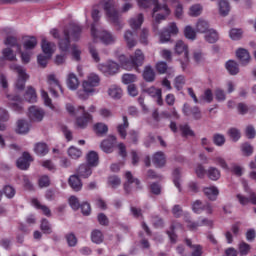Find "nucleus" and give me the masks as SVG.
<instances>
[{"instance_id": "1", "label": "nucleus", "mask_w": 256, "mask_h": 256, "mask_svg": "<svg viewBox=\"0 0 256 256\" xmlns=\"http://www.w3.org/2000/svg\"><path fill=\"white\" fill-rule=\"evenodd\" d=\"M139 7L142 9L153 8V17H155V22L153 23V31L157 33L159 31V23L161 21H165L168 15L171 14V10L167 4L161 5L159 4V0H138Z\"/></svg>"}, {"instance_id": "2", "label": "nucleus", "mask_w": 256, "mask_h": 256, "mask_svg": "<svg viewBox=\"0 0 256 256\" xmlns=\"http://www.w3.org/2000/svg\"><path fill=\"white\" fill-rule=\"evenodd\" d=\"M118 62L120 63V67L126 71H133V69L139 71V67L145 63V54H143L141 49H137L134 55H131L130 57H127L124 54L119 55Z\"/></svg>"}, {"instance_id": "3", "label": "nucleus", "mask_w": 256, "mask_h": 256, "mask_svg": "<svg viewBox=\"0 0 256 256\" xmlns=\"http://www.w3.org/2000/svg\"><path fill=\"white\" fill-rule=\"evenodd\" d=\"M100 82L101 79L99 78V75L90 74L87 80L82 83V89L77 91L79 99L87 101L91 95H95V93H97V89H95V87H99Z\"/></svg>"}, {"instance_id": "4", "label": "nucleus", "mask_w": 256, "mask_h": 256, "mask_svg": "<svg viewBox=\"0 0 256 256\" xmlns=\"http://www.w3.org/2000/svg\"><path fill=\"white\" fill-rule=\"evenodd\" d=\"M82 31L83 28L81 26L71 24L68 30H64V38L60 39L59 41V49L64 53H67L71 47L70 39H72V41H79V39H81Z\"/></svg>"}, {"instance_id": "5", "label": "nucleus", "mask_w": 256, "mask_h": 256, "mask_svg": "<svg viewBox=\"0 0 256 256\" xmlns=\"http://www.w3.org/2000/svg\"><path fill=\"white\" fill-rule=\"evenodd\" d=\"M66 110L73 117H77L76 124L80 129H85L89 123H93V115L86 112L84 106L75 108L73 105L67 104Z\"/></svg>"}, {"instance_id": "6", "label": "nucleus", "mask_w": 256, "mask_h": 256, "mask_svg": "<svg viewBox=\"0 0 256 256\" xmlns=\"http://www.w3.org/2000/svg\"><path fill=\"white\" fill-rule=\"evenodd\" d=\"M103 9L110 23H113L117 31H121L125 24L121 19V15H119V11H117L115 7V2H113V0H104Z\"/></svg>"}, {"instance_id": "7", "label": "nucleus", "mask_w": 256, "mask_h": 256, "mask_svg": "<svg viewBox=\"0 0 256 256\" xmlns=\"http://www.w3.org/2000/svg\"><path fill=\"white\" fill-rule=\"evenodd\" d=\"M10 69L18 74L16 89H18V91H23L25 89V83H27V79H29V75H27L25 68L17 64H12L10 66Z\"/></svg>"}, {"instance_id": "8", "label": "nucleus", "mask_w": 256, "mask_h": 256, "mask_svg": "<svg viewBox=\"0 0 256 256\" xmlns=\"http://www.w3.org/2000/svg\"><path fill=\"white\" fill-rule=\"evenodd\" d=\"M47 85L50 93H52V96L57 98L59 97V94L57 93V89L63 93V87H61V84L59 83V80L57 77H55V74H49L47 76Z\"/></svg>"}, {"instance_id": "9", "label": "nucleus", "mask_w": 256, "mask_h": 256, "mask_svg": "<svg viewBox=\"0 0 256 256\" xmlns=\"http://www.w3.org/2000/svg\"><path fill=\"white\" fill-rule=\"evenodd\" d=\"M96 35H97V38H93L94 41H97V39L100 38V41H102L104 45H113V43L117 41V37H115V35H113L111 32L106 30L99 32V34L97 33V30H96Z\"/></svg>"}, {"instance_id": "10", "label": "nucleus", "mask_w": 256, "mask_h": 256, "mask_svg": "<svg viewBox=\"0 0 256 256\" xmlns=\"http://www.w3.org/2000/svg\"><path fill=\"white\" fill-rule=\"evenodd\" d=\"M31 161H33V157H31V154L29 152H23L22 157L18 158L16 165L18 169H21L22 171H27L29 167L31 166Z\"/></svg>"}, {"instance_id": "11", "label": "nucleus", "mask_w": 256, "mask_h": 256, "mask_svg": "<svg viewBox=\"0 0 256 256\" xmlns=\"http://www.w3.org/2000/svg\"><path fill=\"white\" fill-rule=\"evenodd\" d=\"M99 69L106 76L115 75L116 73L119 72V64H117L116 62L110 61V62H107L106 64L100 65Z\"/></svg>"}, {"instance_id": "12", "label": "nucleus", "mask_w": 256, "mask_h": 256, "mask_svg": "<svg viewBox=\"0 0 256 256\" xmlns=\"http://www.w3.org/2000/svg\"><path fill=\"white\" fill-rule=\"evenodd\" d=\"M182 111L186 117H190V115H192V117L196 120H199L202 117L201 109H199L198 106L191 107L189 104L185 103L183 105Z\"/></svg>"}, {"instance_id": "13", "label": "nucleus", "mask_w": 256, "mask_h": 256, "mask_svg": "<svg viewBox=\"0 0 256 256\" xmlns=\"http://www.w3.org/2000/svg\"><path fill=\"white\" fill-rule=\"evenodd\" d=\"M125 177H126V182L124 183V191H126V193H131V185H133V183L136 185V189H139V186L141 185V181L133 177V174L130 171H127L125 173Z\"/></svg>"}, {"instance_id": "14", "label": "nucleus", "mask_w": 256, "mask_h": 256, "mask_svg": "<svg viewBox=\"0 0 256 256\" xmlns=\"http://www.w3.org/2000/svg\"><path fill=\"white\" fill-rule=\"evenodd\" d=\"M28 117L31 119V121H43V117H45V111L37 106H31L29 108Z\"/></svg>"}, {"instance_id": "15", "label": "nucleus", "mask_w": 256, "mask_h": 256, "mask_svg": "<svg viewBox=\"0 0 256 256\" xmlns=\"http://www.w3.org/2000/svg\"><path fill=\"white\" fill-rule=\"evenodd\" d=\"M30 130H31V124L29 123V121L20 119L16 122L15 132L18 135H27V133H29Z\"/></svg>"}, {"instance_id": "16", "label": "nucleus", "mask_w": 256, "mask_h": 256, "mask_svg": "<svg viewBox=\"0 0 256 256\" xmlns=\"http://www.w3.org/2000/svg\"><path fill=\"white\" fill-rule=\"evenodd\" d=\"M144 93H147L150 97L156 98L157 104L158 105H163V96L161 89L155 88V86H152L150 88H145L143 90Z\"/></svg>"}, {"instance_id": "17", "label": "nucleus", "mask_w": 256, "mask_h": 256, "mask_svg": "<svg viewBox=\"0 0 256 256\" xmlns=\"http://www.w3.org/2000/svg\"><path fill=\"white\" fill-rule=\"evenodd\" d=\"M176 229H183V225L178 221H172L169 230L166 231L171 243H177V234L175 233Z\"/></svg>"}, {"instance_id": "18", "label": "nucleus", "mask_w": 256, "mask_h": 256, "mask_svg": "<svg viewBox=\"0 0 256 256\" xmlns=\"http://www.w3.org/2000/svg\"><path fill=\"white\" fill-rule=\"evenodd\" d=\"M115 141H117V138H115V136H109L108 139L103 140L100 145L102 151H104V153H113Z\"/></svg>"}, {"instance_id": "19", "label": "nucleus", "mask_w": 256, "mask_h": 256, "mask_svg": "<svg viewBox=\"0 0 256 256\" xmlns=\"http://www.w3.org/2000/svg\"><path fill=\"white\" fill-rule=\"evenodd\" d=\"M68 185L73 191H81L83 189V183L77 174L71 175L68 179Z\"/></svg>"}, {"instance_id": "20", "label": "nucleus", "mask_w": 256, "mask_h": 256, "mask_svg": "<svg viewBox=\"0 0 256 256\" xmlns=\"http://www.w3.org/2000/svg\"><path fill=\"white\" fill-rule=\"evenodd\" d=\"M236 57L241 65H247L249 64V61H251V55H249V51L244 48H240L236 51Z\"/></svg>"}, {"instance_id": "21", "label": "nucleus", "mask_w": 256, "mask_h": 256, "mask_svg": "<svg viewBox=\"0 0 256 256\" xmlns=\"http://www.w3.org/2000/svg\"><path fill=\"white\" fill-rule=\"evenodd\" d=\"M143 21H145V18L143 17V14L140 13L136 15L135 17H132L129 19L128 23L134 31L137 29H141V25H143Z\"/></svg>"}, {"instance_id": "22", "label": "nucleus", "mask_w": 256, "mask_h": 256, "mask_svg": "<svg viewBox=\"0 0 256 256\" xmlns=\"http://www.w3.org/2000/svg\"><path fill=\"white\" fill-rule=\"evenodd\" d=\"M93 170H91V165L89 164H81L77 169V174L82 179H87L91 177Z\"/></svg>"}, {"instance_id": "23", "label": "nucleus", "mask_w": 256, "mask_h": 256, "mask_svg": "<svg viewBox=\"0 0 256 256\" xmlns=\"http://www.w3.org/2000/svg\"><path fill=\"white\" fill-rule=\"evenodd\" d=\"M174 51L177 55H182V53H184V57H187L189 55V46H187L183 40H177L174 46Z\"/></svg>"}, {"instance_id": "24", "label": "nucleus", "mask_w": 256, "mask_h": 256, "mask_svg": "<svg viewBox=\"0 0 256 256\" xmlns=\"http://www.w3.org/2000/svg\"><path fill=\"white\" fill-rule=\"evenodd\" d=\"M152 163H154L156 167H165V164L167 163L165 153L162 151L156 152L152 157Z\"/></svg>"}, {"instance_id": "25", "label": "nucleus", "mask_w": 256, "mask_h": 256, "mask_svg": "<svg viewBox=\"0 0 256 256\" xmlns=\"http://www.w3.org/2000/svg\"><path fill=\"white\" fill-rule=\"evenodd\" d=\"M204 195L210 200V201H217V196L219 195V189L215 186L206 187L203 189Z\"/></svg>"}, {"instance_id": "26", "label": "nucleus", "mask_w": 256, "mask_h": 256, "mask_svg": "<svg viewBox=\"0 0 256 256\" xmlns=\"http://www.w3.org/2000/svg\"><path fill=\"white\" fill-rule=\"evenodd\" d=\"M206 175L211 181H219L221 179V170L217 167L210 166L206 170Z\"/></svg>"}, {"instance_id": "27", "label": "nucleus", "mask_w": 256, "mask_h": 256, "mask_svg": "<svg viewBox=\"0 0 256 256\" xmlns=\"http://www.w3.org/2000/svg\"><path fill=\"white\" fill-rule=\"evenodd\" d=\"M124 39L127 43L129 49H133L137 45V40L135 39V33L131 30H126L124 32Z\"/></svg>"}, {"instance_id": "28", "label": "nucleus", "mask_w": 256, "mask_h": 256, "mask_svg": "<svg viewBox=\"0 0 256 256\" xmlns=\"http://www.w3.org/2000/svg\"><path fill=\"white\" fill-rule=\"evenodd\" d=\"M67 87L71 89V91H75L79 87V78L75 73H69L67 77Z\"/></svg>"}, {"instance_id": "29", "label": "nucleus", "mask_w": 256, "mask_h": 256, "mask_svg": "<svg viewBox=\"0 0 256 256\" xmlns=\"http://www.w3.org/2000/svg\"><path fill=\"white\" fill-rule=\"evenodd\" d=\"M53 47H55V43L49 42L47 41V38L42 37L41 48L43 53H45L46 55H49V57H52Z\"/></svg>"}, {"instance_id": "30", "label": "nucleus", "mask_w": 256, "mask_h": 256, "mask_svg": "<svg viewBox=\"0 0 256 256\" xmlns=\"http://www.w3.org/2000/svg\"><path fill=\"white\" fill-rule=\"evenodd\" d=\"M100 17L101 16H99V10L94 9L92 11V19L94 23L91 25V36L93 39H97V29L95 27H97V23H99Z\"/></svg>"}, {"instance_id": "31", "label": "nucleus", "mask_w": 256, "mask_h": 256, "mask_svg": "<svg viewBox=\"0 0 256 256\" xmlns=\"http://www.w3.org/2000/svg\"><path fill=\"white\" fill-rule=\"evenodd\" d=\"M127 129H129V119H127V116H123V123L117 127V131L122 139L127 137Z\"/></svg>"}, {"instance_id": "32", "label": "nucleus", "mask_w": 256, "mask_h": 256, "mask_svg": "<svg viewBox=\"0 0 256 256\" xmlns=\"http://www.w3.org/2000/svg\"><path fill=\"white\" fill-rule=\"evenodd\" d=\"M185 243L188 247H190V249L193 250L191 253V256H202L203 255V246L202 245H199V244L193 245L191 243V239H186Z\"/></svg>"}, {"instance_id": "33", "label": "nucleus", "mask_w": 256, "mask_h": 256, "mask_svg": "<svg viewBox=\"0 0 256 256\" xmlns=\"http://www.w3.org/2000/svg\"><path fill=\"white\" fill-rule=\"evenodd\" d=\"M219 13L222 17H227L229 15V11H231V6L229 5V1L220 0L218 3Z\"/></svg>"}, {"instance_id": "34", "label": "nucleus", "mask_w": 256, "mask_h": 256, "mask_svg": "<svg viewBox=\"0 0 256 256\" xmlns=\"http://www.w3.org/2000/svg\"><path fill=\"white\" fill-rule=\"evenodd\" d=\"M225 67L230 75L239 74V64L234 60H229L226 62Z\"/></svg>"}, {"instance_id": "35", "label": "nucleus", "mask_w": 256, "mask_h": 256, "mask_svg": "<svg viewBox=\"0 0 256 256\" xmlns=\"http://www.w3.org/2000/svg\"><path fill=\"white\" fill-rule=\"evenodd\" d=\"M87 163L88 165H90V167H97V165H99V154H97V152L95 151H90L87 154Z\"/></svg>"}, {"instance_id": "36", "label": "nucleus", "mask_w": 256, "mask_h": 256, "mask_svg": "<svg viewBox=\"0 0 256 256\" xmlns=\"http://www.w3.org/2000/svg\"><path fill=\"white\" fill-rule=\"evenodd\" d=\"M24 99L28 101V103H37V92H35V89L33 87H28Z\"/></svg>"}, {"instance_id": "37", "label": "nucleus", "mask_w": 256, "mask_h": 256, "mask_svg": "<svg viewBox=\"0 0 256 256\" xmlns=\"http://www.w3.org/2000/svg\"><path fill=\"white\" fill-rule=\"evenodd\" d=\"M151 222L154 229H164L165 228V220L163 217L159 215H152Z\"/></svg>"}, {"instance_id": "38", "label": "nucleus", "mask_w": 256, "mask_h": 256, "mask_svg": "<svg viewBox=\"0 0 256 256\" xmlns=\"http://www.w3.org/2000/svg\"><path fill=\"white\" fill-rule=\"evenodd\" d=\"M23 45L26 51H31L37 47V38L35 36H27Z\"/></svg>"}, {"instance_id": "39", "label": "nucleus", "mask_w": 256, "mask_h": 256, "mask_svg": "<svg viewBox=\"0 0 256 256\" xmlns=\"http://www.w3.org/2000/svg\"><path fill=\"white\" fill-rule=\"evenodd\" d=\"M32 205L36 207V209H40V211H42L43 215H45L46 217H51V209H49V207H47L46 205H42L39 200L35 198L32 199Z\"/></svg>"}, {"instance_id": "40", "label": "nucleus", "mask_w": 256, "mask_h": 256, "mask_svg": "<svg viewBox=\"0 0 256 256\" xmlns=\"http://www.w3.org/2000/svg\"><path fill=\"white\" fill-rule=\"evenodd\" d=\"M34 151L36 155H40V157H43L47 155V153H49V147L46 143L40 142L35 145Z\"/></svg>"}, {"instance_id": "41", "label": "nucleus", "mask_w": 256, "mask_h": 256, "mask_svg": "<svg viewBox=\"0 0 256 256\" xmlns=\"http://www.w3.org/2000/svg\"><path fill=\"white\" fill-rule=\"evenodd\" d=\"M209 31H211V29H209V22L203 19L198 20V22L196 23V32L208 33Z\"/></svg>"}, {"instance_id": "42", "label": "nucleus", "mask_w": 256, "mask_h": 256, "mask_svg": "<svg viewBox=\"0 0 256 256\" xmlns=\"http://www.w3.org/2000/svg\"><path fill=\"white\" fill-rule=\"evenodd\" d=\"M143 77L148 83L155 81V70L151 66H146L143 71Z\"/></svg>"}, {"instance_id": "43", "label": "nucleus", "mask_w": 256, "mask_h": 256, "mask_svg": "<svg viewBox=\"0 0 256 256\" xmlns=\"http://www.w3.org/2000/svg\"><path fill=\"white\" fill-rule=\"evenodd\" d=\"M205 41H207V43H217V41H219V34L215 29H210L205 34Z\"/></svg>"}, {"instance_id": "44", "label": "nucleus", "mask_w": 256, "mask_h": 256, "mask_svg": "<svg viewBox=\"0 0 256 256\" xmlns=\"http://www.w3.org/2000/svg\"><path fill=\"white\" fill-rule=\"evenodd\" d=\"M227 135L232 141H234V143H237V141L241 139V130L234 127L229 128L227 131Z\"/></svg>"}, {"instance_id": "45", "label": "nucleus", "mask_w": 256, "mask_h": 256, "mask_svg": "<svg viewBox=\"0 0 256 256\" xmlns=\"http://www.w3.org/2000/svg\"><path fill=\"white\" fill-rule=\"evenodd\" d=\"M108 95L112 97V99H121L123 90L120 87L112 86L108 89Z\"/></svg>"}, {"instance_id": "46", "label": "nucleus", "mask_w": 256, "mask_h": 256, "mask_svg": "<svg viewBox=\"0 0 256 256\" xmlns=\"http://www.w3.org/2000/svg\"><path fill=\"white\" fill-rule=\"evenodd\" d=\"M103 232L101 230H93L91 233V241L92 243H96L97 245H100V243L103 242Z\"/></svg>"}, {"instance_id": "47", "label": "nucleus", "mask_w": 256, "mask_h": 256, "mask_svg": "<svg viewBox=\"0 0 256 256\" xmlns=\"http://www.w3.org/2000/svg\"><path fill=\"white\" fill-rule=\"evenodd\" d=\"M184 36L186 39H190V41H195L197 39V32L193 27L188 25L184 28Z\"/></svg>"}, {"instance_id": "48", "label": "nucleus", "mask_w": 256, "mask_h": 256, "mask_svg": "<svg viewBox=\"0 0 256 256\" xmlns=\"http://www.w3.org/2000/svg\"><path fill=\"white\" fill-rule=\"evenodd\" d=\"M40 229L46 235H51V233H53V229L51 228V223H49V220H47L46 218H43L41 220Z\"/></svg>"}, {"instance_id": "49", "label": "nucleus", "mask_w": 256, "mask_h": 256, "mask_svg": "<svg viewBox=\"0 0 256 256\" xmlns=\"http://www.w3.org/2000/svg\"><path fill=\"white\" fill-rule=\"evenodd\" d=\"M68 155L71 159H79L83 155V151L75 146H71L68 149Z\"/></svg>"}, {"instance_id": "50", "label": "nucleus", "mask_w": 256, "mask_h": 256, "mask_svg": "<svg viewBox=\"0 0 256 256\" xmlns=\"http://www.w3.org/2000/svg\"><path fill=\"white\" fill-rule=\"evenodd\" d=\"M5 45L9 47H17V51L21 52V45L17 42V38L14 36H8L5 41Z\"/></svg>"}, {"instance_id": "51", "label": "nucleus", "mask_w": 256, "mask_h": 256, "mask_svg": "<svg viewBox=\"0 0 256 256\" xmlns=\"http://www.w3.org/2000/svg\"><path fill=\"white\" fill-rule=\"evenodd\" d=\"M139 41L142 45L149 44V29L143 28L140 32Z\"/></svg>"}, {"instance_id": "52", "label": "nucleus", "mask_w": 256, "mask_h": 256, "mask_svg": "<svg viewBox=\"0 0 256 256\" xmlns=\"http://www.w3.org/2000/svg\"><path fill=\"white\" fill-rule=\"evenodd\" d=\"M241 151L245 157H251V155H253L254 148L251 144L246 142L241 145Z\"/></svg>"}, {"instance_id": "53", "label": "nucleus", "mask_w": 256, "mask_h": 256, "mask_svg": "<svg viewBox=\"0 0 256 256\" xmlns=\"http://www.w3.org/2000/svg\"><path fill=\"white\" fill-rule=\"evenodd\" d=\"M213 143L217 147H223L225 145V135L216 133L213 135Z\"/></svg>"}, {"instance_id": "54", "label": "nucleus", "mask_w": 256, "mask_h": 256, "mask_svg": "<svg viewBox=\"0 0 256 256\" xmlns=\"http://www.w3.org/2000/svg\"><path fill=\"white\" fill-rule=\"evenodd\" d=\"M137 81V75L126 73L122 76V83L124 85H131V83H135Z\"/></svg>"}, {"instance_id": "55", "label": "nucleus", "mask_w": 256, "mask_h": 256, "mask_svg": "<svg viewBox=\"0 0 256 256\" xmlns=\"http://www.w3.org/2000/svg\"><path fill=\"white\" fill-rule=\"evenodd\" d=\"M192 210L199 215V213L205 211V204L201 200H196L192 204Z\"/></svg>"}, {"instance_id": "56", "label": "nucleus", "mask_w": 256, "mask_h": 256, "mask_svg": "<svg viewBox=\"0 0 256 256\" xmlns=\"http://www.w3.org/2000/svg\"><path fill=\"white\" fill-rule=\"evenodd\" d=\"M173 177L175 187H177V189L181 191V183L179 182V179H181V169L176 168L173 171Z\"/></svg>"}, {"instance_id": "57", "label": "nucleus", "mask_w": 256, "mask_h": 256, "mask_svg": "<svg viewBox=\"0 0 256 256\" xmlns=\"http://www.w3.org/2000/svg\"><path fill=\"white\" fill-rule=\"evenodd\" d=\"M69 205L73 211H79V209H81V203H79V198L76 196H71L69 198Z\"/></svg>"}, {"instance_id": "58", "label": "nucleus", "mask_w": 256, "mask_h": 256, "mask_svg": "<svg viewBox=\"0 0 256 256\" xmlns=\"http://www.w3.org/2000/svg\"><path fill=\"white\" fill-rule=\"evenodd\" d=\"M3 58L6 59V61H15L16 56L15 53H13V50L11 48H5L2 51Z\"/></svg>"}, {"instance_id": "59", "label": "nucleus", "mask_w": 256, "mask_h": 256, "mask_svg": "<svg viewBox=\"0 0 256 256\" xmlns=\"http://www.w3.org/2000/svg\"><path fill=\"white\" fill-rule=\"evenodd\" d=\"M94 131H96L97 135H105L109 131V127L103 123H97L94 126Z\"/></svg>"}, {"instance_id": "60", "label": "nucleus", "mask_w": 256, "mask_h": 256, "mask_svg": "<svg viewBox=\"0 0 256 256\" xmlns=\"http://www.w3.org/2000/svg\"><path fill=\"white\" fill-rule=\"evenodd\" d=\"M3 193L5 195V197H7V199H13L15 197V189L13 188V186L11 185H6L3 188Z\"/></svg>"}, {"instance_id": "61", "label": "nucleus", "mask_w": 256, "mask_h": 256, "mask_svg": "<svg viewBox=\"0 0 256 256\" xmlns=\"http://www.w3.org/2000/svg\"><path fill=\"white\" fill-rule=\"evenodd\" d=\"M183 85H185V76H177L174 80V87L177 89V91H181V89H183Z\"/></svg>"}, {"instance_id": "62", "label": "nucleus", "mask_w": 256, "mask_h": 256, "mask_svg": "<svg viewBox=\"0 0 256 256\" xmlns=\"http://www.w3.org/2000/svg\"><path fill=\"white\" fill-rule=\"evenodd\" d=\"M187 191L193 195H195V193H199V183L196 181H190L187 185Z\"/></svg>"}, {"instance_id": "63", "label": "nucleus", "mask_w": 256, "mask_h": 256, "mask_svg": "<svg viewBox=\"0 0 256 256\" xmlns=\"http://www.w3.org/2000/svg\"><path fill=\"white\" fill-rule=\"evenodd\" d=\"M200 101H206V103L213 102V91L211 89H206L204 94L200 97Z\"/></svg>"}, {"instance_id": "64", "label": "nucleus", "mask_w": 256, "mask_h": 256, "mask_svg": "<svg viewBox=\"0 0 256 256\" xmlns=\"http://www.w3.org/2000/svg\"><path fill=\"white\" fill-rule=\"evenodd\" d=\"M156 70L160 73V75H163L167 73V71L169 70V66L167 65V62L160 61L156 63Z\"/></svg>"}]
</instances>
